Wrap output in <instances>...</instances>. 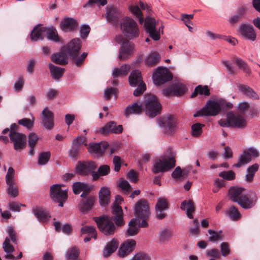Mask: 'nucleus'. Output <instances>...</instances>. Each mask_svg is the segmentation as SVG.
I'll use <instances>...</instances> for the list:
<instances>
[{
	"label": "nucleus",
	"mask_w": 260,
	"mask_h": 260,
	"mask_svg": "<svg viewBox=\"0 0 260 260\" xmlns=\"http://www.w3.org/2000/svg\"><path fill=\"white\" fill-rule=\"evenodd\" d=\"M144 110V107L142 104H139L137 102H134L131 105H128L124 110V115L128 117L130 115H139L143 113Z\"/></svg>",
	"instance_id": "bb28decb"
},
{
	"label": "nucleus",
	"mask_w": 260,
	"mask_h": 260,
	"mask_svg": "<svg viewBox=\"0 0 260 260\" xmlns=\"http://www.w3.org/2000/svg\"><path fill=\"white\" fill-rule=\"evenodd\" d=\"M145 113L150 118H153L160 113L161 106L154 95H147L144 101Z\"/></svg>",
	"instance_id": "423d86ee"
},
{
	"label": "nucleus",
	"mask_w": 260,
	"mask_h": 260,
	"mask_svg": "<svg viewBox=\"0 0 260 260\" xmlns=\"http://www.w3.org/2000/svg\"><path fill=\"white\" fill-rule=\"evenodd\" d=\"M3 248L6 253H12L15 249L14 246L10 244V239L7 237L3 244Z\"/></svg>",
	"instance_id": "864d4df0"
},
{
	"label": "nucleus",
	"mask_w": 260,
	"mask_h": 260,
	"mask_svg": "<svg viewBox=\"0 0 260 260\" xmlns=\"http://www.w3.org/2000/svg\"><path fill=\"white\" fill-rule=\"evenodd\" d=\"M136 242L133 239H127L119 246L117 255L120 257H124L131 254L135 249Z\"/></svg>",
	"instance_id": "f3484780"
},
{
	"label": "nucleus",
	"mask_w": 260,
	"mask_h": 260,
	"mask_svg": "<svg viewBox=\"0 0 260 260\" xmlns=\"http://www.w3.org/2000/svg\"><path fill=\"white\" fill-rule=\"evenodd\" d=\"M144 28L146 32L154 41H158L160 38V32H163L164 25L161 22L154 18L147 16L145 18Z\"/></svg>",
	"instance_id": "7ed1b4c3"
},
{
	"label": "nucleus",
	"mask_w": 260,
	"mask_h": 260,
	"mask_svg": "<svg viewBox=\"0 0 260 260\" xmlns=\"http://www.w3.org/2000/svg\"><path fill=\"white\" fill-rule=\"evenodd\" d=\"M51 156V153L49 151L41 152L39 154L38 165L44 166L46 165L49 160Z\"/></svg>",
	"instance_id": "a18cd8bd"
},
{
	"label": "nucleus",
	"mask_w": 260,
	"mask_h": 260,
	"mask_svg": "<svg viewBox=\"0 0 260 260\" xmlns=\"http://www.w3.org/2000/svg\"><path fill=\"white\" fill-rule=\"evenodd\" d=\"M238 91L246 97L253 100H258V95L250 86L245 84H239L237 86Z\"/></svg>",
	"instance_id": "2f4dec72"
},
{
	"label": "nucleus",
	"mask_w": 260,
	"mask_h": 260,
	"mask_svg": "<svg viewBox=\"0 0 260 260\" xmlns=\"http://www.w3.org/2000/svg\"><path fill=\"white\" fill-rule=\"evenodd\" d=\"M18 123L28 129L31 128L34 125V121L26 118L19 120Z\"/></svg>",
	"instance_id": "69168bd1"
},
{
	"label": "nucleus",
	"mask_w": 260,
	"mask_h": 260,
	"mask_svg": "<svg viewBox=\"0 0 260 260\" xmlns=\"http://www.w3.org/2000/svg\"><path fill=\"white\" fill-rule=\"evenodd\" d=\"M130 260H151V257L144 252H139L135 253Z\"/></svg>",
	"instance_id": "13d9d810"
},
{
	"label": "nucleus",
	"mask_w": 260,
	"mask_h": 260,
	"mask_svg": "<svg viewBox=\"0 0 260 260\" xmlns=\"http://www.w3.org/2000/svg\"><path fill=\"white\" fill-rule=\"evenodd\" d=\"M112 213L114 215L112 216L111 219L105 215L93 218L99 231L104 235H113L116 231V226L111 219L118 226H122L124 224L123 211L120 206L114 203L112 207Z\"/></svg>",
	"instance_id": "f257e3e1"
},
{
	"label": "nucleus",
	"mask_w": 260,
	"mask_h": 260,
	"mask_svg": "<svg viewBox=\"0 0 260 260\" xmlns=\"http://www.w3.org/2000/svg\"><path fill=\"white\" fill-rule=\"evenodd\" d=\"M192 223L193 224V226L191 227L189 229V233L192 235L197 236L200 233V229L198 225V219H194Z\"/></svg>",
	"instance_id": "338daca9"
},
{
	"label": "nucleus",
	"mask_w": 260,
	"mask_h": 260,
	"mask_svg": "<svg viewBox=\"0 0 260 260\" xmlns=\"http://www.w3.org/2000/svg\"><path fill=\"white\" fill-rule=\"evenodd\" d=\"M48 68L54 79H59L62 76L64 69L55 66L51 63L48 64Z\"/></svg>",
	"instance_id": "a19ab883"
},
{
	"label": "nucleus",
	"mask_w": 260,
	"mask_h": 260,
	"mask_svg": "<svg viewBox=\"0 0 260 260\" xmlns=\"http://www.w3.org/2000/svg\"><path fill=\"white\" fill-rule=\"evenodd\" d=\"M28 145L29 147L28 154L33 156L35 154V146L39 140V137L35 133L32 132L28 135Z\"/></svg>",
	"instance_id": "f704fd0d"
},
{
	"label": "nucleus",
	"mask_w": 260,
	"mask_h": 260,
	"mask_svg": "<svg viewBox=\"0 0 260 260\" xmlns=\"http://www.w3.org/2000/svg\"><path fill=\"white\" fill-rule=\"evenodd\" d=\"M204 126V124L196 123L191 126V135L194 137H199L200 136L202 133V128Z\"/></svg>",
	"instance_id": "de8ad7c7"
},
{
	"label": "nucleus",
	"mask_w": 260,
	"mask_h": 260,
	"mask_svg": "<svg viewBox=\"0 0 260 260\" xmlns=\"http://www.w3.org/2000/svg\"><path fill=\"white\" fill-rule=\"evenodd\" d=\"M86 183L82 182H76L73 183L72 186L73 191L75 194H79L83 189Z\"/></svg>",
	"instance_id": "4d7b16f0"
},
{
	"label": "nucleus",
	"mask_w": 260,
	"mask_h": 260,
	"mask_svg": "<svg viewBox=\"0 0 260 260\" xmlns=\"http://www.w3.org/2000/svg\"><path fill=\"white\" fill-rule=\"evenodd\" d=\"M210 90L208 86L199 85L195 88L193 92L190 95V98H194L197 96L198 94L208 96L210 95Z\"/></svg>",
	"instance_id": "37998d69"
},
{
	"label": "nucleus",
	"mask_w": 260,
	"mask_h": 260,
	"mask_svg": "<svg viewBox=\"0 0 260 260\" xmlns=\"http://www.w3.org/2000/svg\"><path fill=\"white\" fill-rule=\"evenodd\" d=\"M128 81L131 86L133 87L137 86L133 93L135 96H139L142 94L146 89V85L143 81L141 73L138 70H134L131 73L128 77Z\"/></svg>",
	"instance_id": "39448f33"
},
{
	"label": "nucleus",
	"mask_w": 260,
	"mask_h": 260,
	"mask_svg": "<svg viewBox=\"0 0 260 260\" xmlns=\"http://www.w3.org/2000/svg\"><path fill=\"white\" fill-rule=\"evenodd\" d=\"M245 188L242 187L234 186L230 188L229 190V196L230 199L233 202L238 204L241 197L244 194L243 191Z\"/></svg>",
	"instance_id": "7c9ffc66"
},
{
	"label": "nucleus",
	"mask_w": 260,
	"mask_h": 260,
	"mask_svg": "<svg viewBox=\"0 0 260 260\" xmlns=\"http://www.w3.org/2000/svg\"><path fill=\"white\" fill-rule=\"evenodd\" d=\"M259 165L255 163L249 166L246 170L245 180L248 182H251L253 180L256 172L258 170Z\"/></svg>",
	"instance_id": "79ce46f5"
},
{
	"label": "nucleus",
	"mask_w": 260,
	"mask_h": 260,
	"mask_svg": "<svg viewBox=\"0 0 260 260\" xmlns=\"http://www.w3.org/2000/svg\"><path fill=\"white\" fill-rule=\"evenodd\" d=\"M92 189V185L86 183L82 191V193L80 196L81 198L87 197L88 196H94L93 194H90V191Z\"/></svg>",
	"instance_id": "e2e57ef3"
},
{
	"label": "nucleus",
	"mask_w": 260,
	"mask_h": 260,
	"mask_svg": "<svg viewBox=\"0 0 260 260\" xmlns=\"http://www.w3.org/2000/svg\"><path fill=\"white\" fill-rule=\"evenodd\" d=\"M60 25L61 29L63 31L67 32L77 28L78 24L77 21L74 18L67 17L61 21Z\"/></svg>",
	"instance_id": "c756f323"
},
{
	"label": "nucleus",
	"mask_w": 260,
	"mask_h": 260,
	"mask_svg": "<svg viewBox=\"0 0 260 260\" xmlns=\"http://www.w3.org/2000/svg\"><path fill=\"white\" fill-rule=\"evenodd\" d=\"M130 68L129 65L124 64L119 68H114L113 70L112 75L114 78L126 76L128 74Z\"/></svg>",
	"instance_id": "4c0bfd02"
},
{
	"label": "nucleus",
	"mask_w": 260,
	"mask_h": 260,
	"mask_svg": "<svg viewBox=\"0 0 260 260\" xmlns=\"http://www.w3.org/2000/svg\"><path fill=\"white\" fill-rule=\"evenodd\" d=\"M9 136L11 142L13 144L15 150L20 152L25 148L26 137L24 134L12 132L9 134Z\"/></svg>",
	"instance_id": "ddd939ff"
},
{
	"label": "nucleus",
	"mask_w": 260,
	"mask_h": 260,
	"mask_svg": "<svg viewBox=\"0 0 260 260\" xmlns=\"http://www.w3.org/2000/svg\"><path fill=\"white\" fill-rule=\"evenodd\" d=\"M208 232L210 235L209 238V241L210 242H216L222 239V236L221 235L212 230H208Z\"/></svg>",
	"instance_id": "5fc2aeb1"
},
{
	"label": "nucleus",
	"mask_w": 260,
	"mask_h": 260,
	"mask_svg": "<svg viewBox=\"0 0 260 260\" xmlns=\"http://www.w3.org/2000/svg\"><path fill=\"white\" fill-rule=\"evenodd\" d=\"M236 62L239 69L242 70L243 72L248 74L250 73V70L249 67L245 63V62L242 59L240 58H236Z\"/></svg>",
	"instance_id": "052dcab7"
},
{
	"label": "nucleus",
	"mask_w": 260,
	"mask_h": 260,
	"mask_svg": "<svg viewBox=\"0 0 260 260\" xmlns=\"http://www.w3.org/2000/svg\"><path fill=\"white\" fill-rule=\"evenodd\" d=\"M168 209V203L165 198H159L155 205V210H166Z\"/></svg>",
	"instance_id": "603ef678"
},
{
	"label": "nucleus",
	"mask_w": 260,
	"mask_h": 260,
	"mask_svg": "<svg viewBox=\"0 0 260 260\" xmlns=\"http://www.w3.org/2000/svg\"><path fill=\"white\" fill-rule=\"evenodd\" d=\"M81 198L78 204L79 210L82 213L91 210L93 208L96 201L95 196H88Z\"/></svg>",
	"instance_id": "4be33fe9"
},
{
	"label": "nucleus",
	"mask_w": 260,
	"mask_h": 260,
	"mask_svg": "<svg viewBox=\"0 0 260 260\" xmlns=\"http://www.w3.org/2000/svg\"><path fill=\"white\" fill-rule=\"evenodd\" d=\"M118 246V241L115 238H113L110 241L107 243L105 246L104 249V256L105 257H109L116 250Z\"/></svg>",
	"instance_id": "72a5a7b5"
},
{
	"label": "nucleus",
	"mask_w": 260,
	"mask_h": 260,
	"mask_svg": "<svg viewBox=\"0 0 260 260\" xmlns=\"http://www.w3.org/2000/svg\"><path fill=\"white\" fill-rule=\"evenodd\" d=\"M41 124L44 128L50 130L54 126V114L47 108H45L42 112Z\"/></svg>",
	"instance_id": "412c9836"
},
{
	"label": "nucleus",
	"mask_w": 260,
	"mask_h": 260,
	"mask_svg": "<svg viewBox=\"0 0 260 260\" xmlns=\"http://www.w3.org/2000/svg\"><path fill=\"white\" fill-rule=\"evenodd\" d=\"M50 59L52 62L57 64L66 65L68 63V56L65 51H62V48L60 52L52 54Z\"/></svg>",
	"instance_id": "c85d7f7f"
},
{
	"label": "nucleus",
	"mask_w": 260,
	"mask_h": 260,
	"mask_svg": "<svg viewBox=\"0 0 260 260\" xmlns=\"http://www.w3.org/2000/svg\"><path fill=\"white\" fill-rule=\"evenodd\" d=\"M82 234H88V235L93 237L95 239L97 238V233L95 228L93 226L86 225L83 226L81 229Z\"/></svg>",
	"instance_id": "49530a36"
},
{
	"label": "nucleus",
	"mask_w": 260,
	"mask_h": 260,
	"mask_svg": "<svg viewBox=\"0 0 260 260\" xmlns=\"http://www.w3.org/2000/svg\"><path fill=\"white\" fill-rule=\"evenodd\" d=\"M46 37L47 39L55 43H59L61 39L58 36L57 30L54 27H47Z\"/></svg>",
	"instance_id": "ea45409f"
},
{
	"label": "nucleus",
	"mask_w": 260,
	"mask_h": 260,
	"mask_svg": "<svg viewBox=\"0 0 260 260\" xmlns=\"http://www.w3.org/2000/svg\"><path fill=\"white\" fill-rule=\"evenodd\" d=\"M7 233L9 236V238L11 239L12 242L17 244V233L12 225H10L7 227Z\"/></svg>",
	"instance_id": "bf43d9fd"
},
{
	"label": "nucleus",
	"mask_w": 260,
	"mask_h": 260,
	"mask_svg": "<svg viewBox=\"0 0 260 260\" xmlns=\"http://www.w3.org/2000/svg\"><path fill=\"white\" fill-rule=\"evenodd\" d=\"M79 249L77 247H72L69 248L66 253V257L67 260H79Z\"/></svg>",
	"instance_id": "c03bdc74"
},
{
	"label": "nucleus",
	"mask_w": 260,
	"mask_h": 260,
	"mask_svg": "<svg viewBox=\"0 0 260 260\" xmlns=\"http://www.w3.org/2000/svg\"><path fill=\"white\" fill-rule=\"evenodd\" d=\"M134 49V44L128 40L123 42L119 48L118 57L121 60H125L132 54Z\"/></svg>",
	"instance_id": "aec40b11"
},
{
	"label": "nucleus",
	"mask_w": 260,
	"mask_h": 260,
	"mask_svg": "<svg viewBox=\"0 0 260 260\" xmlns=\"http://www.w3.org/2000/svg\"><path fill=\"white\" fill-rule=\"evenodd\" d=\"M96 165L93 161H79L76 167L77 173L81 175H87L93 170H95Z\"/></svg>",
	"instance_id": "a211bd4d"
},
{
	"label": "nucleus",
	"mask_w": 260,
	"mask_h": 260,
	"mask_svg": "<svg viewBox=\"0 0 260 260\" xmlns=\"http://www.w3.org/2000/svg\"><path fill=\"white\" fill-rule=\"evenodd\" d=\"M233 104L223 99L217 101L208 100L206 105L199 111L194 114V117L215 116L220 112H226L233 108Z\"/></svg>",
	"instance_id": "f03ea898"
},
{
	"label": "nucleus",
	"mask_w": 260,
	"mask_h": 260,
	"mask_svg": "<svg viewBox=\"0 0 260 260\" xmlns=\"http://www.w3.org/2000/svg\"><path fill=\"white\" fill-rule=\"evenodd\" d=\"M227 214L233 220H238L241 217L238 210L234 206H232L229 209Z\"/></svg>",
	"instance_id": "3c124183"
},
{
	"label": "nucleus",
	"mask_w": 260,
	"mask_h": 260,
	"mask_svg": "<svg viewBox=\"0 0 260 260\" xmlns=\"http://www.w3.org/2000/svg\"><path fill=\"white\" fill-rule=\"evenodd\" d=\"M109 144L107 142L102 141L100 143H89L88 149L90 153L96 154L97 156H102Z\"/></svg>",
	"instance_id": "5701e85b"
},
{
	"label": "nucleus",
	"mask_w": 260,
	"mask_h": 260,
	"mask_svg": "<svg viewBox=\"0 0 260 260\" xmlns=\"http://www.w3.org/2000/svg\"><path fill=\"white\" fill-rule=\"evenodd\" d=\"M160 60L159 54L156 52H152L145 59V64L149 67H154L157 64Z\"/></svg>",
	"instance_id": "e433bc0d"
},
{
	"label": "nucleus",
	"mask_w": 260,
	"mask_h": 260,
	"mask_svg": "<svg viewBox=\"0 0 260 260\" xmlns=\"http://www.w3.org/2000/svg\"><path fill=\"white\" fill-rule=\"evenodd\" d=\"M118 93V89L115 87H109L107 88L104 92L105 98L106 100H108L110 99L112 94L116 95Z\"/></svg>",
	"instance_id": "774afa93"
},
{
	"label": "nucleus",
	"mask_w": 260,
	"mask_h": 260,
	"mask_svg": "<svg viewBox=\"0 0 260 260\" xmlns=\"http://www.w3.org/2000/svg\"><path fill=\"white\" fill-rule=\"evenodd\" d=\"M32 212L36 218L40 221L46 222L51 217L49 212L41 207H34Z\"/></svg>",
	"instance_id": "473e14b6"
},
{
	"label": "nucleus",
	"mask_w": 260,
	"mask_h": 260,
	"mask_svg": "<svg viewBox=\"0 0 260 260\" xmlns=\"http://www.w3.org/2000/svg\"><path fill=\"white\" fill-rule=\"evenodd\" d=\"M219 176L227 180H232L235 178V173L232 170L222 171L219 174Z\"/></svg>",
	"instance_id": "6e6d98bb"
},
{
	"label": "nucleus",
	"mask_w": 260,
	"mask_h": 260,
	"mask_svg": "<svg viewBox=\"0 0 260 260\" xmlns=\"http://www.w3.org/2000/svg\"><path fill=\"white\" fill-rule=\"evenodd\" d=\"M172 74L168 69L161 67H157L152 74V79L154 84L161 85L172 79Z\"/></svg>",
	"instance_id": "1a4fd4ad"
},
{
	"label": "nucleus",
	"mask_w": 260,
	"mask_h": 260,
	"mask_svg": "<svg viewBox=\"0 0 260 260\" xmlns=\"http://www.w3.org/2000/svg\"><path fill=\"white\" fill-rule=\"evenodd\" d=\"M238 31L244 38L254 41L256 38V34L252 25L247 24H242L239 25Z\"/></svg>",
	"instance_id": "6ab92c4d"
},
{
	"label": "nucleus",
	"mask_w": 260,
	"mask_h": 260,
	"mask_svg": "<svg viewBox=\"0 0 260 260\" xmlns=\"http://www.w3.org/2000/svg\"><path fill=\"white\" fill-rule=\"evenodd\" d=\"M173 235V230L170 228H165L159 232L158 239L160 243H165L172 238Z\"/></svg>",
	"instance_id": "c9c22d12"
},
{
	"label": "nucleus",
	"mask_w": 260,
	"mask_h": 260,
	"mask_svg": "<svg viewBox=\"0 0 260 260\" xmlns=\"http://www.w3.org/2000/svg\"><path fill=\"white\" fill-rule=\"evenodd\" d=\"M110 193V190L108 187H101L99 192V196L100 204L102 207H106L109 204Z\"/></svg>",
	"instance_id": "cd10ccee"
},
{
	"label": "nucleus",
	"mask_w": 260,
	"mask_h": 260,
	"mask_svg": "<svg viewBox=\"0 0 260 260\" xmlns=\"http://www.w3.org/2000/svg\"><path fill=\"white\" fill-rule=\"evenodd\" d=\"M175 162L173 157H160L155 161L152 171L154 174L167 172L175 166Z\"/></svg>",
	"instance_id": "6e6552de"
},
{
	"label": "nucleus",
	"mask_w": 260,
	"mask_h": 260,
	"mask_svg": "<svg viewBox=\"0 0 260 260\" xmlns=\"http://www.w3.org/2000/svg\"><path fill=\"white\" fill-rule=\"evenodd\" d=\"M87 56V53L83 52L80 56H77V57H75L72 61L77 67H79L82 66Z\"/></svg>",
	"instance_id": "680f3d73"
},
{
	"label": "nucleus",
	"mask_w": 260,
	"mask_h": 260,
	"mask_svg": "<svg viewBox=\"0 0 260 260\" xmlns=\"http://www.w3.org/2000/svg\"><path fill=\"white\" fill-rule=\"evenodd\" d=\"M134 211L137 218L149 217L150 212L148 201L146 199L139 200L135 205Z\"/></svg>",
	"instance_id": "4468645a"
},
{
	"label": "nucleus",
	"mask_w": 260,
	"mask_h": 260,
	"mask_svg": "<svg viewBox=\"0 0 260 260\" xmlns=\"http://www.w3.org/2000/svg\"><path fill=\"white\" fill-rule=\"evenodd\" d=\"M129 11L139 18V23L142 24L143 22L142 13L137 5L131 6L129 7Z\"/></svg>",
	"instance_id": "8fccbe9b"
},
{
	"label": "nucleus",
	"mask_w": 260,
	"mask_h": 260,
	"mask_svg": "<svg viewBox=\"0 0 260 260\" xmlns=\"http://www.w3.org/2000/svg\"><path fill=\"white\" fill-rule=\"evenodd\" d=\"M257 198L254 192L252 196L249 197L248 194H244L241 197L238 204L243 209H248L254 207L257 201Z\"/></svg>",
	"instance_id": "b1692460"
},
{
	"label": "nucleus",
	"mask_w": 260,
	"mask_h": 260,
	"mask_svg": "<svg viewBox=\"0 0 260 260\" xmlns=\"http://www.w3.org/2000/svg\"><path fill=\"white\" fill-rule=\"evenodd\" d=\"M7 192L9 196L16 198L18 196L19 191L18 188L14 185V183H8L7 184Z\"/></svg>",
	"instance_id": "09e8293b"
},
{
	"label": "nucleus",
	"mask_w": 260,
	"mask_h": 260,
	"mask_svg": "<svg viewBox=\"0 0 260 260\" xmlns=\"http://www.w3.org/2000/svg\"><path fill=\"white\" fill-rule=\"evenodd\" d=\"M229 121L232 127L242 128L246 126V120L242 116L235 115L232 112L229 113Z\"/></svg>",
	"instance_id": "a878e982"
},
{
	"label": "nucleus",
	"mask_w": 260,
	"mask_h": 260,
	"mask_svg": "<svg viewBox=\"0 0 260 260\" xmlns=\"http://www.w3.org/2000/svg\"><path fill=\"white\" fill-rule=\"evenodd\" d=\"M123 132L122 125H117L116 122L110 121L107 122L103 127L100 128L96 133H99L103 135H107L109 134H119Z\"/></svg>",
	"instance_id": "dca6fc26"
},
{
	"label": "nucleus",
	"mask_w": 260,
	"mask_h": 260,
	"mask_svg": "<svg viewBox=\"0 0 260 260\" xmlns=\"http://www.w3.org/2000/svg\"><path fill=\"white\" fill-rule=\"evenodd\" d=\"M80 146L79 145L75 144L73 143L71 149L69 151L70 156L72 158H76L79 154L80 150Z\"/></svg>",
	"instance_id": "0e129e2a"
},
{
	"label": "nucleus",
	"mask_w": 260,
	"mask_h": 260,
	"mask_svg": "<svg viewBox=\"0 0 260 260\" xmlns=\"http://www.w3.org/2000/svg\"><path fill=\"white\" fill-rule=\"evenodd\" d=\"M180 208L182 210H185L186 208V213L187 217L189 219H192L193 218L192 213L194 211V206L193 202L192 201L189 200L187 202L185 200L183 201L181 204Z\"/></svg>",
	"instance_id": "58836bf2"
},
{
	"label": "nucleus",
	"mask_w": 260,
	"mask_h": 260,
	"mask_svg": "<svg viewBox=\"0 0 260 260\" xmlns=\"http://www.w3.org/2000/svg\"><path fill=\"white\" fill-rule=\"evenodd\" d=\"M177 124L176 118L170 114L162 117L159 121V124L164 128V133L169 135H172L175 132Z\"/></svg>",
	"instance_id": "9d476101"
},
{
	"label": "nucleus",
	"mask_w": 260,
	"mask_h": 260,
	"mask_svg": "<svg viewBox=\"0 0 260 260\" xmlns=\"http://www.w3.org/2000/svg\"><path fill=\"white\" fill-rule=\"evenodd\" d=\"M122 17L121 12L116 7H107L105 18L107 21L115 26H117Z\"/></svg>",
	"instance_id": "f8f14e48"
},
{
	"label": "nucleus",
	"mask_w": 260,
	"mask_h": 260,
	"mask_svg": "<svg viewBox=\"0 0 260 260\" xmlns=\"http://www.w3.org/2000/svg\"><path fill=\"white\" fill-rule=\"evenodd\" d=\"M186 91V87L185 85L180 83L173 84L168 88L162 90L163 94L166 96L171 95L180 96L183 95Z\"/></svg>",
	"instance_id": "2eb2a0df"
},
{
	"label": "nucleus",
	"mask_w": 260,
	"mask_h": 260,
	"mask_svg": "<svg viewBox=\"0 0 260 260\" xmlns=\"http://www.w3.org/2000/svg\"><path fill=\"white\" fill-rule=\"evenodd\" d=\"M62 185L53 184L50 188V197L52 200L58 203L59 207H62L68 198V191L61 188Z\"/></svg>",
	"instance_id": "0eeeda50"
},
{
	"label": "nucleus",
	"mask_w": 260,
	"mask_h": 260,
	"mask_svg": "<svg viewBox=\"0 0 260 260\" xmlns=\"http://www.w3.org/2000/svg\"><path fill=\"white\" fill-rule=\"evenodd\" d=\"M120 29L124 36L131 40L138 37L140 31L137 22L133 19L126 17L121 19Z\"/></svg>",
	"instance_id": "20e7f679"
},
{
	"label": "nucleus",
	"mask_w": 260,
	"mask_h": 260,
	"mask_svg": "<svg viewBox=\"0 0 260 260\" xmlns=\"http://www.w3.org/2000/svg\"><path fill=\"white\" fill-rule=\"evenodd\" d=\"M47 27L43 26L42 24L36 25L30 34V40L32 42L38 40H43L44 38V33L46 32Z\"/></svg>",
	"instance_id": "393cba45"
},
{
	"label": "nucleus",
	"mask_w": 260,
	"mask_h": 260,
	"mask_svg": "<svg viewBox=\"0 0 260 260\" xmlns=\"http://www.w3.org/2000/svg\"><path fill=\"white\" fill-rule=\"evenodd\" d=\"M62 51H65L72 60L77 57L81 48V40L79 38L72 39L69 43L63 46Z\"/></svg>",
	"instance_id": "9b49d317"
}]
</instances>
